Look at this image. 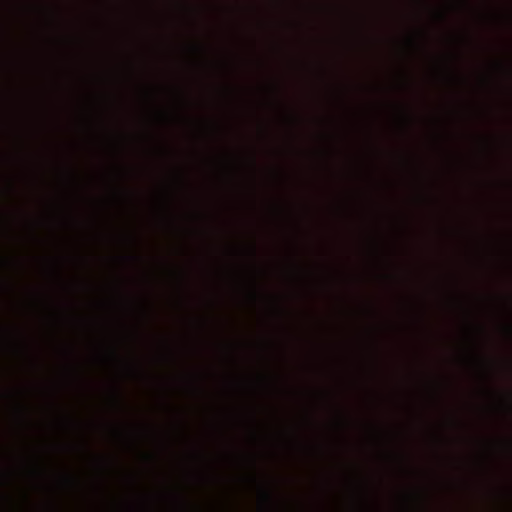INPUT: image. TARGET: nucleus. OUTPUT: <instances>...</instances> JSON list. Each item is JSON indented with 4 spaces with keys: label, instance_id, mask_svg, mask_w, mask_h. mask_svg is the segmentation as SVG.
I'll list each match as a JSON object with an SVG mask.
<instances>
[{
    "label": "nucleus",
    "instance_id": "f257e3e1",
    "mask_svg": "<svg viewBox=\"0 0 512 512\" xmlns=\"http://www.w3.org/2000/svg\"><path fill=\"white\" fill-rule=\"evenodd\" d=\"M263 497H264V500L267 501V502H269L270 499H271L270 494H268L267 492L263 493Z\"/></svg>",
    "mask_w": 512,
    "mask_h": 512
}]
</instances>
